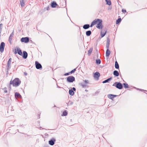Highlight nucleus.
Segmentation results:
<instances>
[{
    "label": "nucleus",
    "instance_id": "obj_1",
    "mask_svg": "<svg viewBox=\"0 0 147 147\" xmlns=\"http://www.w3.org/2000/svg\"><path fill=\"white\" fill-rule=\"evenodd\" d=\"M94 25L97 23L96 27L99 29H102V28L103 26L102 24V20L99 19H96L92 21L94 22Z\"/></svg>",
    "mask_w": 147,
    "mask_h": 147
},
{
    "label": "nucleus",
    "instance_id": "obj_57",
    "mask_svg": "<svg viewBox=\"0 0 147 147\" xmlns=\"http://www.w3.org/2000/svg\"><path fill=\"white\" fill-rule=\"evenodd\" d=\"M1 34H0V37H1Z\"/></svg>",
    "mask_w": 147,
    "mask_h": 147
},
{
    "label": "nucleus",
    "instance_id": "obj_43",
    "mask_svg": "<svg viewBox=\"0 0 147 147\" xmlns=\"http://www.w3.org/2000/svg\"><path fill=\"white\" fill-rule=\"evenodd\" d=\"M2 26H3V24H0V29H2Z\"/></svg>",
    "mask_w": 147,
    "mask_h": 147
},
{
    "label": "nucleus",
    "instance_id": "obj_52",
    "mask_svg": "<svg viewBox=\"0 0 147 147\" xmlns=\"http://www.w3.org/2000/svg\"><path fill=\"white\" fill-rule=\"evenodd\" d=\"M85 91H86V92H87V91H88V90H86V89L85 90Z\"/></svg>",
    "mask_w": 147,
    "mask_h": 147
},
{
    "label": "nucleus",
    "instance_id": "obj_53",
    "mask_svg": "<svg viewBox=\"0 0 147 147\" xmlns=\"http://www.w3.org/2000/svg\"><path fill=\"white\" fill-rule=\"evenodd\" d=\"M57 88H60V87L59 86L57 85Z\"/></svg>",
    "mask_w": 147,
    "mask_h": 147
},
{
    "label": "nucleus",
    "instance_id": "obj_45",
    "mask_svg": "<svg viewBox=\"0 0 147 147\" xmlns=\"http://www.w3.org/2000/svg\"><path fill=\"white\" fill-rule=\"evenodd\" d=\"M43 147H49V146L48 145H45L43 146Z\"/></svg>",
    "mask_w": 147,
    "mask_h": 147
},
{
    "label": "nucleus",
    "instance_id": "obj_26",
    "mask_svg": "<svg viewBox=\"0 0 147 147\" xmlns=\"http://www.w3.org/2000/svg\"><path fill=\"white\" fill-rule=\"evenodd\" d=\"M123 85L124 88L125 89L128 88H129V86L126 83H123Z\"/></svg>",
    "mask_w": 147,
    "mask_h": 147
},
{
    "label": "nucleus",
    "instance_id": "obj_54",
    "mask_svg": "<svg viewBox=\"0 0 147 147\" xmlns=\"http://www.w3.org/2000/svg\"><path fill=\"white\" fill-rule=\"evenodd\" d=\"M73 102H72L71 103V104H73Z\"/></svg>",
    "mask_w": 147,
    "mask_h": 147
},
{
    "label": "nucleus",
    "instance_id": "obj_16",
    "mask_svg": "<svg viewBox=\"0 0 147 147\" xmlns=\"http://www.w3.org/2000/svg\"><path fill=\"white\" fill-rule=\"evenodd\" d=\"M107 32V30L105 29V30H103L102 31L100 32V36L102 38L105 35Z\"/></svg>",
    "mask_w": 147,
    "mask_h": 147
},
{
    "label": "nucleus",
    "instance_id": "obj_2",
    "mask_svg": "<svg viewBox=\"0 0 147 147\" xmlns=\"http://www.w3.org/2000/svg\"><path fill=\"white\" fill-rule=\"evenodd\" d=\"M21 81L18 78H16L12 81L11 80L10 82V84H12L13 86L17 87L20 84Z\"/></svg>",
    "mask_w": 147,
    "mask_h": 147
},
{
    "label": "nucleus",
    "instance_id": "obj_31",
    "mask_svg": "<svg viewBox=\"0 0 147 147\" xmlns=\"http://www.w3.org/2000/svg\"><path fill=\"white\" fill-rule=\"evenodd\" d=\"M67 114L68 113L67 111L65 110L63 112L62 116H66L67 115Z\"/></svg>",
    "mask_w": 147,
    "mask_h": 147
},
{
    "label": "nucleus",
    "instance_id": "obj_29",
    "mask_svg": "<svg viewBox=\"0 0 147 147\" xmlns=\"http://www.w3.org/2000/svg\"><path fill=\"white\" fill-rule=\"evenodd\" d=\"M106 3V4L109 5H110L111 4V3L110 0H105Z\"/></svg>",
    "mask_w": 147,
    "mask_h": 147
},
{
    "label": "nucleus",
    "instance_id": "obj_39",
    "mask_svg": "<svg viewBox=\"0 0 147 147\" xmlns=\"http://www.w3.org/2000/svg\"><path fill=\"white\" fill-rule=\"evenodd\" d=\"M7 69V68H6V70H7L6 73V75L8 74H9V69Z\"/></svg>",
    "mask_w": 147,
    "mask_h": 147
},
{
    "label": "nucleus",
    "instance_id": "obj_38",
    "mask_svg": "<svg viewBox=\"0 0 147 147\" xmlns=\"http://www.w3.org/2000/svg\"><path fill=\"white\" fill-rule=\"evenodd\" d=\"M11 84H9L8 85V88L9 90H10L11 89Z\"/></svg>",
    "mask_w": 147,
    "mask_h": 147
},
{
    "label": "nucleus",
    "instance_id": "obj_11",
    "mask_svg": "<svg viewBox=\"0 0 147 147\" xmlns=\"http://www.w3.org/2000/svg\"><path fill=\"white\" fill-rule=\"evenodd\" d=\"M56 141V139L54 138H52L49 141V144L51 146H53L55 143Z\"/></svg>",
    "mask_w": 147,
    "mask_h": 147
},
{
    "label": "nucleus",
    "instance_id": "obj_19",
    "mask_svg": "<svg viewBox=\"0 0 147 147\" xmlns=\"http://www.w3.org/2000/svg\"><path fill=\"white\" fill-rule=\"evenodd\" d=\"M17 50L18 54L22 56V53L21 49L20 48L18 47L17 48Z\"/></svg>",
    "mask_w": 147,
    "mask_h": 147
},
{
    "label": "nucleus",
    "instance_id": "obj_9",
    "mask_svg": "<svg viewBox=\"0 0 147 147\" xmlns=\"http://www.w3.org/2000/svg\"><path fill=\"white\" fill-rule=\"evenodd\" d=\"M5 46V43L3 42L1 43L0 46V51L1 53H3L4 50Z\"/></svg>",
    "mask_w": 147,
    "mask_h": 147
},
{
    "label": "nucleus",
    "instance_id": "obj_14",
    "mask_svg": "<svg viewBox=\"0 0 147 147\" xmlns=\"http://www.w3.org/2000/svg\"><path fill=\"white\" fill-rule=\"evenodd\" d=\"M14 36V30L13 31L12 33H11L10 35L9 38V42L11 44L12 43V42H11V40L12 38Z\"/></svg>",
    "mask_w": 147,
    "mask_h": 147
},
{
    "label": "nucleus",
    "instance_id": "obj_40",
    "mask_svg": "<svg viewBox=\"0 0 147 147\" xmlns=\"http://www.w3.org/2000/svg\"><path fill=\"white\" fill-rule=\"evenodd\" d=\"M122 11L123 13H126V11L125 9H122Z\"/></svg>",
    "mask_w": 147,
    "mask_h": 147
},
{
    "label": "nucleus",
    "instance_id": "obj_41",
    "mask_svg": "<svg viewBox=\"0 0 147 147\" xmlns=\"http://www.w3.org/2000/svg\"><path fill=\"white\" fill-rule=\"evenodd\" d=\"M15 51H14V53H15V54H16L17 53V49H15Z\"/></svg>",
    "mask_w": 147,
    "mask_h": 147
},
{
    "label": "nucleus",
    "instance_id": "obj_36",
    "mask_svg": "<svg viewBox=\"0 0 147 147\" xmlns=\"http://www.w3.org/2000/svg\"><path fill=\"white\" fill-rule=\"evenodd\" d=\"M84 83L86 84H88L89 83V81L88 80H84Z\"/></svg>",
    "mask_w": 147,
    "mask_h": 147
},
{
    "label": "nucleus",
    "instance_id": "obj_55",
    "mask_svg": "<svg viewBox=\"0 0 147 147\" xmlns=\"http://www.w3.org/2000/svg\"><path fill=\"white\" fill-rule=\"evenodd\" d=\"M40 129H41L42 128V127H40Z\"/></svg>",
    "mask_w": 147,
    "mask_h": 147
},
{
    "label": "nucleus",
    "instance_id": "obj_27",
    "mask_svg": "<svg viewBox=\"0 0 147 147\" xmlns=\"http://www.w3.org/2000/svg\"><path fill=\"white\" fill-rule=\"evenodd\" d=\"M115 67L116 69H119V66L117 61H116L115 63Z\"/></svg>",
    "mask_w": 147,
    "mask_h": 147
},
{
    "label": "nucleus",
    "instance_id": "obj_6",
    "mask_svg": "<svg viewBox=\"0 0 147 147\" xmlns=\"http://www.w3.org/2000/svg\"><path fill=\"white\" fill-rule=\"evenodd\" d=\"M35 65L36 68L37 69L42 70V67L41 65L38 61H36L35 62Z\"/></svg>",
    "mask_w": 147,
    "mask_h": 147
},
{
    "label": "nucleus",
    "instance_id": "obj_44",
    "mask_svg": "<svg viewBox=\"0 0 147 147\" xmlns=\"http://www.w3.org/2000/svg\"><path fill=\"white\" fill-rule=\"evenodd\" d=\"M109 45H106V48L107 49H109Z\"/></svg>",
    "mask_w": 147,
    "mask_h": 147
},
{
    "label": "nucleus",
    "instance_id": "obj_51",
    "mask_svg": "<svg viewBox=\"0 0 147 147\" xmlns=\"http://www.w3.org/2000/svg\"><path fill=\"white\" fill-rule=\"evenodd\" d=\"M42 129H45V130H47V129H45V128H42Z\"/></svg>",
    "mask_w": 147,
    "mask_h": 147
},
{
    "label": "nucleus",
    "instance_id": "obj_34",
    "mask_svg": "<svg viewBox=\"0 0 147 147\" xmlns=\"http://www.w3.org/2000/svg\"><path fill=\"white\" fill-rule=\"evenodd\" d=\"M76 68L72 70L71 71L69 72L70 74H72V73H74L76 71Z\"/></svg>",
    "mask_w": 147,
    "mask_h": 147
},
{
    "label": "nucleus",
    "instance_id": "obj_17",
    "mask_svg": "<svg viewBox=\"0 0 147 147\" xmlns=\"http://www.w3.org/2000/svg\"><path fill=\"white\" fill-rule=\"evenodd\" d=\"M28 55V53L25 51H24L22 53V57L24 59H26Z\"/></svg>",
    "mask_w": 147,
    "mask_h": 147
},
{
    "label": "nucleus",
    "instance_id": "obj_15",
    "mask_svg": "<svg viewBox=\"0 0 147 147\" xmlns=\"http://www.w3.org/2000/svg\"><path fill=\"white\" fill-rule=\"evenodd\" d=\"M15 97L16 99L18 98L19 99H22V96L18 92H16L15 94Z\"/></svg>",
    "mask_w": 147,
    "mask_h": 147
},
{
    "label": "nucleus",
    "instance_id": "obj_50",
    "mask_svg": "<svg viewBox=\"0 0 147 147\" xmlns=\"http://www.w3.org/2000/svg\"><path fill=\"white\" fill-rule=\"evenodd\" d=\"M66 0H65V4H66Z\"/></svg>",
    "mask_w": 147,
    "mask_h": 147
},
{
    "label": "nucleus",
    "instance_id": "obj_8",
    "mask_svg": "<svg viewBox=\"0 0 147 147\" xmlns=\"http://www.w3.org/2000/svg\"><path fill=\"white\" fill-rule=\"evenodd\" d=\"M11 58H10L7 62V64L6 67V68H7V69H10L11 68Z\"/></svg>",
    "mask_w": 147,
    "mask_h": 147
},
{
    "label": "nucleus",
    "instance_id": "obj_10",
    "mask_svg": "<svg viewBox=\"0 0 147 147\" xmlns=\"http://www.w3.org/2000/svg\"><path fill=\"white\" fill-rule=\"evenodd\" d=\"M76 88L74 87L71 88V89L69 90V94L71 96H73L74 94V91H76Z\"/></svg>",
    "mask_w": 147,
    "mask_h": 147
},
{
    "label": "nucleus",
    "instance_id": "obj_3",
    "mask_svg": "<svg viewBox=\"0 0 147 147\" xmlns=\"http://www.w3.org/2000/svg\"><path fill=\"white\" fill-rule=\"evenodd\" d=\"M119 89H121L123 88V86L120 82H116L112 85Z\"/></svg>",
    "mask_w": 147,
    "mask_h": 147
},
{
    "label": "nucleus",
    "instance_id": "obj_35",
    "mask_svg": "<svg viewBox=\"0 0 147 147\" xmlns=\"http://www.w3.org/2000/svg\"><path fill=\"white\" fill-rule=\"evenodd\" d=\"M3 90H4V92L5 93H7V88L6 87L4 88L3 89Z\"/></svg>",
    "mask_w": 147,
    "mask_h": 147
},
{
    "label": "nucleus",
    "instance_id": "obj_18",
    "mask_svg": "<svg viewBox=\"0 0 147 147\" xmlns=\"http://www.w3.org/2000/svg\"><path fill=\"white\" fill-rule=\"evenodd\" d=\"M113 74L115 77H118L119 75V73L117 71L115 70L113 71Z\"/></svg>",
    "mask_w": 147,
    "mask_h": 147
},
{
    "label": "nucleus",
    "instance_id": "obj_30",
    "mask_svg": "<svg viewBox=\"0 0 147 147\" xmlns=\"http://www.w3.org/2000/svg\"><path fill=\"white\" fill-rule=\"evenodd\" d=\"M96 63L97 64H100L101 63L100 60L99 59H96Z\"/></svg>",
    "mask_w": 147,
    "mask_h": 147
},
{
    "label": "nucleus",
    "instance_id": "obj_5",
    "mask_svg": "<svg viewBox=\"0 0 147 147\" xmlns=\"http://www.w3.org/2000/svg\"><path fill=\"white\" fill-rule=\"evenodd\" d=\"M94 22H92L90 25L89 24H85L83 25V28L84 29H87L89 28L90 27H92L93 26H94Z\"/></svg>",
    "mask_w": 147,
    "mask_h": 147
},
{
    "label": "nucleus",
    "instance_id": "obj_4",
    "mask_svg": "<svg viewBox=\"0 0 147 147\" xmlns=\"http://www.w3.org/2000/svg\"><path fill=\"white\" fill-rule=\"evenodd\" d=\"M66 81L68 83H72L75 81V78L73 76H69L66 78Z\"/></svg>",
    "mask_w": 147,
    "mask_h": 147
},
{
    "label": "nucleus",
    "instance_id": "obj_58",
    "mask_svg": "<svg viewBox=\"0 0 147 147\" xmlns=\"http://www.w3.org/2000/svg\"><path fill=\"white\" fill-rule=\"evenodd\" d=\"M56 107L55 105L54 106V107Z\"/></svg>",
    "mask_w": 147,
    "mask_h": 147
},
{
    "label": "nucleus",
    "instance_id": "obj_37",
    "mask_svg": "<svg viewBox=\"0 0 147 147\" xmlns=\"http://www.w3.org/2000/svg\"><path fill=\"white\" fill-rule=\"evenodd\" d=\"M70 74V73H69V72L68 73H65V74H64V75L65 76H68V75H69Z\"/></svg>",
    "mask_w": 147,
    "mask_h": 147
},
{
    "label": "nucleus",
    "instance_id": "obj_7",
    "mask_svg": "<svg viewBox=\"0 0 147 147\" xmlns=\"http://www.w3.org/2000/svg\"><path fill=\"white\" fill-rule=\"evenodd\" d=\"M29 40V38L28 37H22L21 39V41L22 42H24L25 43H27L28 42Z\"/></svg>",
    "mask_w": 147,
    "mask_h": 147
},
{
    "label": "nucleus",
    "instance_id": "obj_48",
    "mask_svg": "<svg viewBox=\"0 0 147 147\" xmlns=\"http://www.w3.org/2000/svg\"><path fill=\"white\" fill-rule=\"evenodd\" d=\"M49 5H48L47 6V10H48L49 9Z\"/></svg>",
    "mask_w": 147,
    "mask_h": 147
},
{
    "label": "nucleus",
    "instance_id": "obj_32",
    "mask_svg": "<svg viewBox=\"0 0 147 147\" xmlns=\"http://www.w3.org/2000/svg\"><path fill=\"white\" fill-rule=\"evenodd\" d=\"M110 41V40L109 38L107 37V38L106 45H109Z\"/></svg>",
    "mask_w": 147,
    "mask_h": 147
},
{
    "label": "nucleus",
    "instance_id": "obj_42",
    "mask_svg": "<svg viewBox=\"0 0 147 147\" xmlns=\"http://www.w3.org/2000/svg\"><path fill=\"white\" fill-rule=\"evenodd\" d=\"M134 88H135V89H137V90H141V91H142V90H143L144 91V90H142V89H139V88H136V87H134Z\"/></svg>",
    "mask_w": 147,
    "mask_h": 147
},
{
    "label": "nucleus",
    "instance_id": "obj_22",
    "mask_svg": "<svg viewBox=\"0 0 147 147\" xmlns=\"http://www.w3.org/2000/svg\"><path fill=\"white\" fill-rule=\"evenodd\" d=\"M91 32L90 30H88L86 32V35L87 36H89L91 34Z\"/></svg>",
    "mask_w": 147,
    "mask_h": 147
},
{
    "label": "nucleus",
    "instance_id": "obj_28",
    "mask_svg": "<svg viewBox=\"0 0 147 147\" xmlns=\"http://www.w3.org/2000/svg\"><path fill=\"white\" fill-rule=\"evenodd\" d=\"M121 18H118L116 20V24H118L120 23L121 22Z\"/></svg>",
    "mask_w": 147,
    "mask_h": 147
},
{
    "label": "nucleus",
    "instance_id": "obj_20",
    "mask_svg": "<svg viewBox=\"0 0 147 147\" xmlns=\"http://www.w3.org/2000/svg\"><path fill=\"white\" fill-rule=\"evenodd\" d=\"M112 79V77H110V78H108L107 80H105L103 81L102 82V83H106L107 82H109Z\"/></svg>",
    "mask_w": 147,
    "mask_h": 147
},
{
    "label": "nucleus",
    "instance_id": "obj_24",
    "mask_svg": "<svg viewBox=\"0 0 147 147\" xmlns=\"http://www.w3.org/2000/svg\"><path fill=\"white\" fill-rule=\"evenodd\" d=\"M79 85L80 86H82V87L83 88H85L87 86L86 85V84H84V83H83V82H82V83H79Z\"/></svg>",
    "mask_w": 147,
    "mask_h": 147
},
{
    "label": "nucleus",
    "instance_id": "obj_21",
    "mask_svg": "<svg viewBox=\"0 0 147 147\" xmlns=\"http://www.w3.org/2000/svg\"><path fill=\"white\" fill-rule=\"evenodd\" d=\"M110 53L111 51L109 49H107L106 53V56L107 57H109L110 55Z\"/></svg>",
    "mask_w": 147,
    "mask_h": 147
},
{
    "label": "nucleus",
    "instance_id": "obj_25",
    "mask_svg": "<svg viewBox=\"0 0 147 147\" xmlns=\"http://www.w3.org/2000/svg\"><path fill=\"white\" fill-rule=\"evenodd\" d=\"M20 4L22 7L24 6L25 5L24 0H21L20 1Z\"/></svg>",
    "mask_w": 147,
    "mask_h": 147
},
{
    "label": "nucleus",
    "instance_id": "obj_56",
    "mask_svg": "<svg viewBox=\"0 0 147 147\" xmlns=\"http://www.w3.org/2000/svg\"><path fill=\"white\" fill-rule=\"evenodd\" d=\"M38 116H39V117H40V116H39V115H38ZM39 118H40V117H39Z\"/></svg>",
    "mask_w": 147,
    "mask_h": 147
},
{
    "label": "nucleus",
    "instance_id": "obj_47",
    "mask_svg": "<svg viewBox=\"0 0 147 147\" xmlns=\"http://www.w3.org/2000/svg\"><path fill=\"white\" fill-rule=\"evenodd\" d=\"M24 74L25 76H26L27 75V73L26 72H24Z\"/></svg>",
    "mask_w": 147,
    "mask_h": 147
},
{
    "label": "nucleus",
    "instance_id": "obj_49",
    "mask_svg": "<svg viewBox=\"0 0 147 147\" xmlns=\"http://www.w3.org/2000/svg\"><path fill=\"white\" fill-rule=\"evenodd\" d=\"M2 29H0V34H1Z\"/></svg>",
    "mask_w": 147,
    "mask_h": 147
},
{
    "label": "nucleus",
    "instance_id": "obj_13",
    "mask_svg": "<svg viewBox=\"0 0 147 147\" xmlns=\"http://www.w3.org/2000/svg\"><path fill=\"white\" fill-rule=\"evenodd\" d=\"M94 78L97 80H98L100 76V73L98 72L97 71L94 73Z\"/></svg>",
    "mask_w": 147,
    "mask_h": 147
},
{
    "label": "nucleus",
    "instance_id": "obj_23",
    "mask_svg": "<svg viewBox=\"0 0 147 147\" xmlns=\"http://www.w3.org/2000/svg\"><path fill=\"white\" fill-rule=\"evenodd\" d=\"M93 48H91L88 51V54L89 56H90L92 51Z\"/></svg>",
    "mask_w": 147,
    "mask_h": 147
},
{
    "label": "nucleus",
    "instance_id": "obj_46",
    "mask_svg": "<svg viewBox=\"0 0 147 147\" xmlns=\"http://www.w3.org/2000/svg\"><path fill=\"white\" fill-rule=\"evenodd\" d=\"M109 94H108L107 95V97L109 99H111V97H110V96L111 97H113V96H109Z\"/></svg>",
    "mask_w": 147,
    "mask_h": 147
},
{
    "label": "nucleus",
    "instance_id": "obj_12",
    "mask_svg": "<svg viewBox=\"0 0 147 147\" xmlns=\"http://www.w3.org/2000/svg\"><path fill=\"white\" fill-rule=\"evenodd\" d=\"M51 5L52 8H53L59 7V5L55 1H53L51 3Z\"/></svg>",
    "mask_w": 147,
    "mask_h": 147
},
{
    "label": "nucleus",
    "instance_id": "obj_33",
    "mask_svg": "<svg viewBox=\"0 0 147 147\" xmlns=\"http://www.w3.org/2000/svg\"><path fill=\"white\" fill-rule=\"evenodd\" d=\"M109 96H113V97H111V99L113 100V98L117 96L115 95H114L113 94H109ZM110 97H111L110 96Z\"/></svg>",
    "mask_w": 147,
    "mask_h": 147
}]
</instances>
